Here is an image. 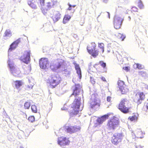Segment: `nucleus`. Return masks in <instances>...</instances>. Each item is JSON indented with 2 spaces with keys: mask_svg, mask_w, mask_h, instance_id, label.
I'll use <instances>...</instances> for the list:
<instances>
[{
  "mask_svg": "<svg viewBox=\"0 0 148 148\" xmlns=\"http://www.w3.org/2000/svg\"><path fill=\"white\" fill-rule=\"evenodd\" d=\"M72 93L71 95L75 97L74 100L72 103L71 108H72L70 114L76 115L79 113V109L81 105V97L79 96L82 91V86L79 84H75L72 87Z\"/></svg>",
  "mask_w": 148,
  "mask_h": 148,
  "instance_id": "f257e3e1",
  "label": "nucleus"
},
{
  "mask_svg": "<svg viewBox=\"0 0 148 148\" xmlns=\"http://www.w3.org/2000/svg\"><path fill=\"white\" fill-rule=\"evenodd\" d=\"M61 81L60 77L57 75H51L47 80V83L52 88H54L59 84Z\"/></svg>",
  "mask_w": 148,
  "mask_h": 148,
  "instance_id": "f03ea898",
  "label": "nucleus"
},
{
  "mask_svg": "<svg viewBox=\"0 0 148 148\" xmlns=\"http://www.w3.org/2000/svg\"><path fill=\"white\" fill-rule=\"evenodd\" d=\"M119 125V121L114 116L109 120L107 124L108 128L109 130H114Z\"/></svg>",
  "mask_w": 148,
  "mask_h": 148,
  "instance_id": "7ed1b4c3",
  "label": "nucleus"
},
{
  "mask_svg": "<svg viewBox=\"0 0 148 148\" xmlns=\"http://www.w3.org/2000/svg\"><path fill=\"white\" fill-rule=\"evenodd\" d=\"M128 102V101L127 99L125 98L122 99L117 106L118 108L123 113H128L130 108L126 107L125 105V104L127 103Z\"/></svg>",
  "mask_w": 148,
  "mask_h": 148,
  "instance_id": "20e7f679",
  "label": "nucleus"
},
{
  "mask_svg": "<svg viewBox=\"0 0 148 148\" xmlns=\"http://www.w3.org/2000/svg\"><path fill=\"white\" fill-rule=\"evenodd\" d=\"M123 136L122 133H115L111 138V142L114 145H116L122 141Z\"/></svg>",
  "mask_w": 148,
  "mask_h": 148,
  "instance_id": "39448f33",
  "label": "nucleus"
},
{
  "mask_svg": "<svg viewBox=\"0 0 148 148\" xmlns=\"http://www.w3.org/2000/svg\"><path fill=\"white\" fill-rule=\"evenodd\" d=\"M57 143L61 147H64L69 145L70 141L66 137L62 136L58 138Z\"/></svg>",
  "mask_w": 148,
  "mask_h": 148,
  "instance_id": "423d86ee",
  "label": "nucleus"
},
{
  "mask_svg": "<svg viewBox=\"0 0 148 148\" xmlns=\"http://www.w3.org/2000/svg\"><path fill=\"white\" fill-rule=\"evenodd\" d=\"M123 19L119 16L115 15L114 18V27L116 29L120 28L122 24Z\"/></svg>",
  "mask_w": 148,
  "mask_h": 148,
  "instance_id": "0eeeda50",
  "label": "nucleus"
},
{
  "mask_svg": "<svg viewBox=\"0 0 148 148\" xmlns=\"http://www.w3.org/2000/svg\"><path fill=\"white\" fill-rule=\"evenodd\" d=\"M145 98V95L142 92H138L135 95V99L138 104H141Z\"/></svg>",
  "mask_w": 148,
  "mask_h": 148,
  "instance_id": "6e6552de",
  "label": "nucleus"
},
{
  "mask_svg": "<svg viewBox=\"0 0 148 148\" xmlns=\"http://www.w3.org/2000/svg\"><path fill=\"white\" fill-rule=\"evenodd\" d=\"M20 59L24 63L28 64L30 61V51L25 52V54L21 57Z\"/></svg>",
  "mask_w": 148,
  "mask_h": 148,
  "instance_id": "1a4fd4ad",
  "label": "nucleus"
},
{
  "mask_svg": "<svg viewBox=\"0 0 148 148\" xmlns=\"http://www.w3.org/2000/svg\"><path fill=\"white\" fill-rule=\"evenodd\" d=\"M80 129L81 127L80 126L75 125L68 126L66 128V130L67 132L72 134L80 131Z\"/></svg>",
  "mask_w": 148,
  "mask_h": 148,
  "instance_id": "9d476101",
  "label": "nucleus"
},
{
  "mask_svg": "<svg viewBox=\"0 0 148 148\" xmlns=\"http://www.w3.org/2000/svg\"><path fill=\"white\" fill-rule=\"evenodd\" d=\"M100 102L96 99L91 100L90 103V107L92 109L95 108L97 107H99L100 106Z\"/></svg>",
  "mask_w": 148,
  "mask_h": 148,
  "instance_id": "9b49d317",
  "label": "nucleus"
},
{
  "mask_svg": "<svg viewBox=\"0 0 148 148\" xmlns=\"http://www.w3.org/2000/svg\"><path fill=\"white\" fill-rule=\"evenodd\" d=\"M20 39V38H19L11 44L8 51V53L11 52L12 50L14 49L16 47L21 41Z\"/></svg>",
  "mask_w": 148,
  "mask_h": 148,
  "instance_id": "f8f14e48",
  "label": "nucleus"
},
{
  "mask_svg": "<svg viewBox=\"0 0 148 148\" xmlns=\"http://www.w3.org/2000/svg\"><path fill=\"white\" fill-rule=\"evenodd\" d=\"M64 62L61 59L54 60L51 62V65H64Z\"/></svg>",
  "mask_w": 148,
  "mask_h": 148,
  "instance_id": "ddd939ff",
  "label": "nucleus"
},
{
  "mask_svg": "<svg viewBox=\"0 0 148 148\" xmlns=\"http://www.w3.org/2000/svg\"><path fill=\"white\" fill-rule=\"evenodd\" d=\"M49 61L47 58H41L39 61V65H49Z\"/></svg>",
  "mask_w": 148,
  "mask_h": 148,
  "instance_id": "4468645a",
  "label": "nucleus"
},
{
  "mask_svg": "<svg viewBox=\"0 0 148 148\" xmlns=\"http://www.w3.org/2000/svg\"><path fill=\"white\" fill-rule=\"evenodd\" d=\"M91 46H88L87 48L88 52L89 53H91L94 50H95L96 45L94 42H92L91 43Z\"/></svg>",
  "mask_w": 148,
  "mask_h": 148,
  "instance_id": "2eb2a0df",
  "label": "nucleus"
},
{
  "mask_svg": "<svg viewBox=\"0 0 148 148\" xmlns=\"http://www.w3.org/2000/svg\"><path fill=\"white\" fill-rule=\"evenodd\" d=\"M12 35V32L9 29H7L5 32L3 37L4 39H9Z\"/></svg>",
  "mask_w": 148,
  "mask_h": 148,
  "instance_id": "dca6fc26",
  "label": "nucleus"
},
{
  "mask_svg": "<svg viewBox=\"0 0 148 148\" xmlns=\"http://www.w3.org/2000/svg\"><path fill=\"white\" fill-rule=\"evenodd\" d=\"M136 132L137 137L138 138H143L145 134L144 132H143L141 129H137L136 130Z\"/></svg>",
  "mask_w": 148,
  "mask_h": 148,
  "instance_id": "f3484780",
  "label": "nucleus"
},
{
  "mask_svg": "<svg viewBox=\"0 0 148 148\" xmlns=\"http://www.w3.org/2000/svg\"><path fill=\"white\" fill-rule=\"evenodd\" d=\"M28 4L32 8L34 9H36L37 3L34 0H32L28 1Z\"/></svg>",
  "mask_w": 148,
  "mask_h": 148,
  "instance_id": "a211bd4d",
  "label": "nucleus"
},
{
  "mask_svg": "<svg viewBox=\"0 0 148 148\" xmlns=\"http://www.w3.org/2000/svg\"><path fill=\"white\" fill-rule=\"evenodd\" d=\"M60 14L58 12H57L52 17L54 22L55 23L60 18Z\"/></svg>",
  "mask_w": 148,
  "mask_h": 148,
  "instance_id": "6ab92c4d",
  "label": "nucleus"
},
{
  "mask_svg": "<svg viewBox=\"0 0 148 148\" xmlns=\"http://www.w3.org/2000/svg\"><path fill=\"white\" fill-rule=\"evenodd\" d=\"M15 86L16 88H18L22 86L23 84V82L22 80H16L14 81Z\"/></svg>",
  "mask_w": 148,
  "mask_h": 148,
  "instance_id": "aec40b11",
  "label": "nucleus"
},
{
  "mask_svg": "<svg viewBox=\"0 0 148 148\" xmlns=\"http://www.w3.org/2000/svg\"><path fill=\"white\" fill-rule=\"evenodd\" d=\"M75 68L76 71V72L79 76V78L81 79L82 78V74L81 69L79 65H75Z\"/></svg>",
  "mask_w": 148,
  "mask_h": 148,
  "instance_id": "412c9836",
  "label": "nucleus"
},
{
  "mask_svg": "<svg viewBox=\"0 0 148 148\" xmlns=\"http://www.w3.org/2000/svg\"><path fill=\"white\" fill-rule=\"evenodd\" d=\"M119 89L122 94H126L128 91V89L126 88L125 86L121 87V88H119Z\"/></svg>",
  "mask_w": 148,
  "mask_h": 148,
  "instance_id": "4be33fe9",
  "label": "nucleus"
},
{
  "mask_svg": "<svg viewBox=\"0 0 148 148\" xmlns=\"http://www.w3.org/2000/svg\"><path fill=\"white\" fill-rule=\"evenodd\" d=\"M71 18V17L70 16L68 15H66L64 16L63 18V23L64 24H65L67 23L68 21H69Z\"/></svg>",
  "mask_w": 148,
  "mask_h": 148,
  "instance_id": "5701e85b",
  "label": "nucleus"
},
{
  "mask_svg": "<svg viewBox=\"0 0 148 148\" xmlns=\"http://www.w3.org/2000/svg\"><path fill=\"white\" fill-rule=\"evenodd\" d=\"M139 75L145 79L148 77V74L146 72L140 71L139 72Z\"/></svg>",
  "mask_w": 148,
  "mask_h": 148,
  "instance_id": "b1692460",
  "label": "nucleus"
},
{
  "mask_svg": "<svg viewBox=\"0 0 148 148\" xmlns=\"http://www.w3.org/2000/svg\"><path fill=\"white\" fill-rule=\"evenodd\" d=\"M128 119L131 121H136L138 119V117L136 115H134L133 116H129L128 118Z\"/></svg>",
  "mask_w": 148,
  "mask_h": 148,
  "instance_id": "393cba45",
  "label": "nucleus"
},
{
  "mask_svg": "<svg viewBox=\"0 0 148 148\" xmlns=\"http://www.w3.org/2000/svg\"><path fill=\"white\" fill-rule=\"evenodd\" d=\"M61 65H50V68L51 69L55 71L60 68Z\"/></svg>",
  "mask_w": 148,
  "mask_h": 148,
  "instance_id": "a878e982",
  "label": "nucleus"
},
{
  "mask_svg": "<svg viewBox=\"0 0 148 148\" xmlns=\"http://www.w3.org/2000/svg\"><path fill=\"white\" fill-rule=\"evenodd\" d=\"M118 86L119 88H121V87H123L125 86V84L124 82L121 80H119L118 82Z\"/></svg>",
  "mask_w": 148,
  "mask_h": 148,
  "instance_id": "bb28decb",
  "label": "nucleus"
},
{
  "mask_svg": "<svg viewBox=\"0 0 148 148\" xmlns=\"http://www.w3.org/2000/svg\"><path fill=\"white\" fill-rule=\"evenodd\" d=\"M110 114H108L104 115L102 116L100 118L104 122L107 119H108L109 117V116L110 115Z\"/></svg>",
  "mask_w": 148,
  "mask_h": 148,
  "instance_id": "cd10ccee",
  "label": "nucleus"
},
{
  "mask_svg": "<svg viewBox=\"0 0 148 148\" xmlns=\"http://www.w3.org/2000/svg\"><path fill=\"white\" fill-rule=\"evenodd\" d=\"M138 6L140 9H143L144 8V6L142 2L140 0H139L138 3Z\"/></svg>",
  "mask_w": 148,
  "mask_h": 148,
  "instance_id": "c85d7f7f",
  "label": "nucleus"
},
{
  "mask_svg": "<svg viewBox=\"0 0 148 148\" xmlns=\"http://www.w3.org/2000/svg\"><path fill=\"white\" fill-rule=\"evenodd\" d=\"M98 53L99 51L97 50H94V51H93L92 53L90 54H92V55L93 57H95L98 55Z\"/></svg>",
  "mask_w": 148,
  "mask_h": 148,
  "instance_id": "c756f323",
  "label": "nucleus"
},
{
  "mask_svg": "<svg viewBox=\"0 0 148 148\" xmlns=\"http://www.w3.org/2000/svg\"><path fill=\"white\" fill-rule=\"evenodd\" d=\"M31 110L32 112L34 113H37V110L36 106L35 105H32L31 106Z\"/></svg>",
  "mask_w": 148,
  "mask_h": 148,
  "instance_id": "7c9ffc66",
  "label": "nucleus"
},
{
  "mask_svg": "<svg viewBox=\"0 0 148 148\" xmlns=\"http://www.w3.org/2000/svg\"><path fill=\"white\" fill-rule=\"evenodd\" d=\"M98 47L101 49L102 53H103L104 51V44L103 43H99Z\"/></svg>",
  "mask_w": 148,
  "mask_h": 148,
  "instance_id": "2f4dec72",
  "label": "nucleus"
},
{
  "mask_svg": "<svg viewBox=\"0 0 148 148\" xmlns=\"http://www.w3.org/2000/svg\"><path fill=\"white\" fill-rule=\"evenodd\" d=\"M30 106V103L28 101L26 102L24 104V108L25 109H28Z\"/></svg>",
  "mask_w": 148,
  "mask_h": 148,
  "instance_id": "473e14b6",
  "label": "nucleus"
},
{
  "mask_svg": "<svg viewBox=\"0 0 148 148\" xmlns=\"http://www.w3.org/2000/svg\"><path fill=\"white\" fill-rule=\"evenodd\" d=\"M117 59L120 63H119V64H123L122 62L121 63V62H122L123 61V60H122V57L121 56L119 55L118 56H117Z\"/></svg>",
  "mask_w": 148,
  "mask_h": 148,
  "instance_id": "72a5a7b5",
  "label": "nucleus"
},
{
  "mask_svg": "<svg viewBox=\"0 0 148 148\" xmlns=\"http://www.w3.org/2000/svg\"><path fill=\"white\" fill-rule=\"evenodd\" d=\"M28 120L29 121L33 122L35 121L34 117L33 116H29L28 118Z\"/></svg>",
  "mask_w": 148,
  "mask_h": 148,
  "instance_id": "f704fd0d",
  "label": "nucleus"
},
{
  "mask_svg": "<svg viewBox=\"0 0 148 148\" xmlns=\"http://www.w3.org/2000/svg\"><path fill=\"white\" fill-rule=\"evenodd\" d=\"M45 0H38V3H40V4L41 6L44 5L45 3Z\"/></svg>",
  "mask_w": 148,
  "mask_h": 148,
  "instance_id": "c9c22d12",
  "label": "nucleus"
},
{
  "mask_svg": "<svg viewBox=\"0 0 148 148\" xmlns=\"http://www.w3.org/2000/svg\"><path fill=\"white\" fill-rule=\"evenodd\" d=\"M47 6L48 8L49 9H50L52 7H54L53 5H52V4L51 2H48L47 3Z\"/></svg>",
  "mask_w": 148,
  "mask_h": 148,
  "instance_id": "e433bc0d",
  "label": "nucleus"
},
{
  "mask_svg": "<svg viewBox=\"0 0 148 148\" xmlns=\"http://www.w3.org/2000/svg\"><path fill=\"white\" fill-rule=\"evenodd\" d=\"M33 86L32 85H27L26 87V89L27 90H29L32 88Z\"/></svg>",
  "mask_w": 148,
  "mask_h": 148,
  "instance_id": "4c0bfd02",
  "label": "nucleus"
},
{
  "mask_svg": "<svg viewBox=\"0 0 148 148\" xmlns=\"http://www.w3.org/2000/svg\"><path fill=\"white\" fill-rule=\"evenodd\" d=\"M111 44H108V48L107 49V51L108 53L110 52L111 50Z\"/></svg>",
  "mask_w": 148,
  "mask_h": 148,
  "instance_id": "58836bf2",
  "label": "nucleus"
},
{
  "mask_svg": "<svg viewBox=\"0 0 148 148\" xmlns=\"http://www.w3.org/2000/svg\"><path fill=\"white\" fill-rule=\"evenodd\" d=\"M138 9L136 7H133L131 9L132 11L138 12Z\"/></svg>",
  "mask_w": 148,
  "mask_h": 148,
  "instance_id": "ea45409f",
  "label": "nucleus"
},
{
  "mask_svg": "<svg viewBox=\"0 0 148 148\" xmlns=\"http://www.w3.org/2000/svg\"><path fill=\"white\" fill-rule=\"evenodd\" d=\"M42 12V13L44 15H45L47 13V9H44L43 8H42L41 9Z\"/></svg>",
  "mask_w": 148,
  "mask_h": 148,
  "instance_id": "a19ab883",
  "label": "nucleus"
},
{
  "mask_svg": "<svg viewBox=\"0 0 148 148\" xmlns=\"http://www.w3.org/2000/svg\"><path fill=\"white\" fill-rule=\"evenodd\" d=\"M63 71L65 72L64 73L66 74L69 75L70 73L69 69L68 70L67 69H65Z\"/></svg>",
  "mask_w": 148,
  "mask_h": 148,
  "instance_id": "79ce46f5",
  "label": "nucleus"
},
{
  "mask_svg": "<svg viewBox=\"0 0 148 148\" xmlns=\"http://www.w3.org/2000/svg\"><path fill=\"white\" fill-rule=\"evenodd\" d=\"M106 65H101V68H103V70H101V71L103 72H106Z\"/></svg>",
  "mask_w": 148,
  "mask_h": 148,
  "instance_id": "37998d69",
  "label": "nucleus"
},
{
  "mask_svg": "<svg viewBox=\"0 0 148 148\" xmlns=\"http://www.w3.org/2000/svg\"><path fill=\"white\" fill-rule=\"evenodd\" d=\"M97 121L99 124H101L103 122L101 118H99L98 119Z\"/></svg>",
  "mask_w": 148,
  "mask_h": 148,
  "instance_id": "c03bdc74",
  "label": "nucleus"
},
{
  "mask_svg": "<svg viewBox=\"0 0 148 148\" xmlns=\"http://www.w3.org/2000/svg\"><path fill=\"white\" fill-rule=\"evenodd\" d=\"M90 81L93 84H94L95 82V79L92 77H90Z\"/></svg>",
  "mask_w": 148,
  "mask_h": 148,
  "instance_id": "a18cd8bd",
  "label": "nucleus"
},
{
  "mask_svg": "<svg viewBox=\"0 0 148 148\" xmlns=\"http://www.w3.org/2000/svg\"><path fill=\"white\" fill-rule=\"evenodd\" d=\"M123 69L125 70L126 72H128L130 71V68L127 67H125L123 68Z\"/></svg>",
  "mask_w": 148,
  "mask_h": 148,
  "instance_id": "49530a36",
  "label": "nucleus"
},
{
  "mask_svg": "<svg viewBox=\"0 0 148 148\" xmlns=\"http://www.w3.org/2000/svg\"><path fill=\"white\" fill-rule=\"evenodd\" d=\"M40 68L42 69H45L47 68L46 65H40Z\"/></svg>",
  "mask_w": 148,
  "mask_h": 148,
  "instance_id": "de8ad7c7",
  "label": "nucleus"
},
{
  "mask_svg": "<svg viewBox=\"0 0 148 148\" xmlns=\"http://www.w3.org/2000/svg\"><path fill=\"white\" fill-rule=\"evenodd\" d=\"M111 98L110 96H108L107 97V100L108 101L110 102L111 101Z\"/></svg>",
  "mask_w": 148,
  "mask_h": 148,
  "instance_id": "09e8293b",
  "label": "nucleus"
},
{
  "mask_svg": "<svg viewBox=\"0 0 148 148\" xmlns=\"http://www.w3.org/2000/svg\"><path fill=\"white\" fill-rule=\"evenodd\" d=\"M57 1H52L51 2L52 3V5H53V6H54L55 5H56V4L57 3Z\"/></svg>",
  "mask_w": 148,
  "mask_h": 148,
  "instance_id": "8fccbe9b",
  "label": "nucleus"
},
{
  "mask_svg": "<svg viewBox=\"0 0 148 148\" xmlns=\"http://www.w3.org/2000/svg\"><path fill=\"white\" fill-rule=\"evenodd\" d=\"M99 64L100 65H106V63L104 62L103 61H100L99 62Z\"/></svg>",
  "mask_w": 148,
  "mask_h": 148,
  "instance_id": "3c124183",
  "label": "nucleus"
},
{
  "mask_svg": "<svg viewBox=\"0 0 148 148\" xmlns=\"http://www.w3.org/2000/svg\"><path fill=\"white\" fill-rule=\"evenodd\" d=\"M143 67L142 66V65H137V68L139 69H143Z\"/></svg>",
  "mask_w": 148,
  "mask_h": 148,
  "instance_id": "603ef678",
  "label": "nucleus"
},
{
  "mask_svg": "<svg viewBox=\"0 0 148 148\" xmlns=\"http://www.w3.org/2000/svg\"><path fill=\"white\" fill-rule=\"evenodd\" d=\"M11 60L9 59L7 62L8 65H12V64L11 63Z\"/></svg>",
  "mask_w": 148,
  "mask_h": 148,
  "instance_id": "864d4df0",
  "label": "nucleus"
},
{
  "mask_svg": "<svg viewBox=\"0 0 148 148\" xmlns=\"http://www.w3.org/2000/svg\"><path fill=\"white\" fill-rule=\"evenodd\" d=\"M144 109L146 108L147 110H148V103H147L146 105L144 106Z\"/></svg>",
  "mask_w": 148,
  "mask_h": 148,
  "instance_id": "5fc2aeb1",
  "label": "nucleus"
},
{
  "mask_svg": "<svg viewBox=\"0 0 148 148\" xmlns=\"http://www.w3.org/2000/svg\"><path fill=\"white\" fill-rule=\"evenodd\" d=\"M72 10V5H69V7L68 8V10Z\"/></svg>",
  "mask_w": 148,
  "mask_h": 148,
  "instance_id": "6e6d98bb",
  "label": "nucleus"
},
{
  "mask_svg": "<svg viewBox=\"0 0 148 148\" xmlns=\"http://www.w3.org/2000/svg\"><path fill=\"white\" fill-rule=\"evenodd\" d=\"M101 79L102 80H103L104 82H106V81L105 78L104 77H101Z\"/></svg>",
  "mask_w": 148,
  "mask_h": 148,
  "instance_id": "4d7b16f0",
  "label": "nucleus"
},
{
  "mask_svg": "<svg viewBox=\"0 0 148 148\" xmlns=\"http://www.w3.org/2000/svg\"><path fill=\"white\" fill-rule=\"evenodd\" d=\"M103 1L104 3H106L108 2V0H103Z\"/></svg>",
  "mask_w": 148,
  "mask_h": 148,
  "instance_id": "13d9d810",
  "label": "nucleus"
},
{
  "mask_svg": "<svg viewBox=\"0 0 148 148\" xmlns=\"http://www.w3.org/2000/svg\"><path fill=\"white\" fill-rule=\"evenodd\" d=\"M107 13L108 14V17L109 18H110V14L109 12H107Z\"/></svg>",
  "mask_w": 148,
  "mask_h": 148,
  "instance_id": "bf43d9fd",
  "label": "nucleus"
},
{
  "mask_svg": "<svg viewBox=\"0 0 148 148\" xmlns=\"http://www.w3.org/2000/svg\"><path fill=\"white\" fill-rule=\"evenodd\" d=\"M125 36H123V38L122 39V40H124V39L125 38Z\"/></svg>",
  "mask_w": 148,
  "mask_h": 148,
  "instance_id": "052dcab7",
  "label": "nucleus"
},
{
  "mask_svg": "<svg viewBox=\"0 0 148 148\" xmlns=\"http://www.w3.org/2000/svg\"><path fill=\"white\" fill-rule=\"evenodd\" d=\"M128 18H129V20L130 21V20H131V17H130V16H129L128 17Z\"/></svg>",
  "mask_w": 148,
  "mask_h": 148,
  "instance_id": "680f3d73",
  "label": "nucleus"
},
{
  "mask_svg": "<svg viewBox=\"0 0 148 148\" xmlns=\"http://www.w3.org/2000/svg\"><path fill=\"white\" fill-rule=\"evenodd\" d=\"M134 65H140V64H138V63H137V64L135 63V64H134Z\"/></svg>",
  "mask_w": 148,
  "mask_h": 148,
  "instance_id": "e2e57ef3",
  "label": "nucleus"
},
{
  "mask_svg": "<svg viewBox=\"0 0 148 148\" xmlns=\"http://www.w3.org/2000/svg\"><path fill=\"white\" fill-rule=\"evenodd\" d=\"M61 109L63 110H65L66 109H64V108H62Z\"/></svg>",
  "mask_w": 148,
  "mask_h": 148,
  "instance_id": "0e129e2a",
  "label": "nucleus"
},
{
  "mask_svg": "<svg viewBox=\"0 0 148 148\" xmlns=\"http://www.w3.org/2000/svg\"><path fill=\"white\" fill-rule=\"evenodd\" d=\"M75 6H76L75 5H74L73 6L72 5V7H73V8H74L75 7Z\"/></svg>",
  "mask_w": 148,
  "mask_h": 148,
  "instance_id": "69168bd1",
  "label": "nucleus"
},
{
  "mask_svg": "<svg viewBox=\"0 0 148 148\" xmlns=\"http://www.w3.org/2000/svg\"><path fill=\"white\" fill-rule=\"evenodd\" d=\"M100 14L98 16V17H97V18H98V17L99 16H100Z\"/></svg>",
  "mask_w": 148,
  "mask_h": 148,
  "instance_id": "338daca9",
  "label": "nucleus"
},
{
  "mask_svg": "<svg viewBox=\"0 0 148 148\" xmlns=\"http://www.w3.org/2000/svg\"><path fill=\"white\" fill-rule=\"evenodd\" d=\"M10 69H11V70L12 71V69L11 68V67L10 66Z\"/></svg>",
  "mask_w": 148,
  "mask_h": 148,
  "instance_id": "774afa93",
  "label": "nucleus"
}]
</instances>
